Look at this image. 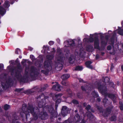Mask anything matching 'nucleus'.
Masks as SVG:
<instances>
[{"label": "nucleus", "instance_id": "obj_1", "mask_svg": "<svg viewBox=\"0 0 123 123\" xmlns=\"http://www.w3.org/2000/svg\"><path fill=\"white\" fill-rule=\"evenodd\" d=\"M39 112V110L37 107L33 108L32 105H30L27 109L25 105L24 104L23 105L20 115L22 117L25 115L27 117V115L30 113L35 117V119H37Z\"/></svg>", "mask_w": 123, "mask_h": 123}, {"label": "nucleus", "instance_id": "obj_2", "mask_svg": "<svg viewBox=\"0 0 123 123\" xmlns=\"http://www.w3.org/2000/svg\"><path fill=\"white\" fill-rule=\"evenodd\" d=\"M47 58L48 59V60L45 61L44 62V66L46 68H50V69H51V62L50 61V60L53 57L52 56H50L49 57V56H47ZM49 69H50V68H49Z\"/></svg>", "mask_w": 123, "mask_h": 123}, {"label": "nucleus", "instance_id": "obj_3", "mask_svg": "<svg viewBox=\"0 0 123 123\" xmlns=\"http://www.w3.org/2000/svg\"><path fill=\"white\" fill-rule=\"evenodd\" d=\"M68 112V110L67 109V107L66 106H63L61 111L62 115L63 117H64L66 115Z\"/></svg>", "mask_w": 123, "mask_h": 123}, {"label": "nucleus", "instance_id": "obj_4", "mask_svg": "<svg viewBox=\"0 0 123 123\" xmlns=\"http://www.w3.org/2000/svg\"><path fill=\"white\" fill-rule=\"evenodd\" d=\"M55 83H56V85L53 86L52 87L53 89L56 91H61L62 89V87L60 86L56 82H55Z\"/></svg>", "mask_w": 123, "mask_h": 123}, {"label": "nucleus", "instance_id": "obj_5", "mask_svg": "<svg viewBox=\"0 0 123 123\" xmlns=\"http://www.w3.org/2000/svg\"><path fill=\"white\" fill-rule=\"evenodd\" d=\"M65 44H67V46L65 45V46L69 47V46H72L74 44V41L73 40H69L66 41L64 42Z\"/></svg>", "mask_w": 123, "mask_h": 123}, {"label": "nucleus", "instance_id": "obj_6", "mask_svg": "<svg viewBox=\"0 0 123 123\" xmlns=\"http://www.w3.org/2000/svg\"><path fill=\"white\" fill-rule=\"evenodd\" d=\"M92 62L90 61H88L85 62V64L86 67L90 68L92 69V67L91 65Z\"/></svg>", "mask_w": 123, "mask_h": 123}, {"label": "nucleus", "instance_id": "obj_7", "mask_svg": "<svg viewBox=\"0 0 123 123\" xmlns=\"http://www.w3.org/2000/svg\"><path fill=\"white\" fill-rule=\"evenodd\" d=\"M94 46L95 48L97 49L99 48V41L98 38H97L94 41Z\"/></svg>", "mask_w": 123, "mask_h": 123}, {"label": "nucleus", "instance_id": "obj_8", "mask_svg": "<svg viewBox=\"0 0 123 123\" xmlns=\"http://www.w3.org/2000/svg\"><path fill=\"white\" fill-rule=\"evenodd\" d=\"M55 62L56 64L58 63V64L57 65V66L56 67V69H58V68H59V69L61 70L62 68V65L60 63L59 61L58 60L57 61H55Z\"/></svg>", "mask_w": 123, "mask_h": 123}, {"label": "nucleus", "instance_id": "obj_9", "mask_svg": "<svg viewBox=\"0 0 123 123\" xmlns=\"http://www.w3.org/2000/svg\"><path fill=\"white\" fill-rule=\"evenodd\" d=\"M70 77V75L69 74H66L63 75L61 76L62 78L64 80L68 79Z\"/></svg>", "mask_w": 123, "mask_h": 123}, {"label": "nucleus", "instance_id": "obj_10", "mask_svg": "<svg viewBox=\"0 0 123 123\" xmlns=\"http://www.w3.org/2000/svg\"><path fill=\"white\" fill-rule=\"evenodd\" d=\"M5 12V10L2 7H0V14H4Z\"/></svg>", "mask_w": 123, "mask_h": 123}, {"label": "nucleus", "instance_id": "obj_11", "mask_svg": "<svg viewBox=\"0 0 123 123\" xmlns=\"http://www.w3.org/2000/svg\"><path fill=\"white\" fill-rule=\"evenodd\" d=\"M108 96L112 99L113 100L116 99V97L113 94H110L108 95Z\"/></svg>", "mask_w": 123, "mask_h": 123}, {"label": "nucleus", "instance_id": "obj_12", "mask_svg": "<svg viewBox=\"0 0 123 123\" xmlns=\"http://www.w3.org/2000/svg\"><path fill=\"white\" fill-rule=\"evenodd\" d=\"M45 108H47L48 109L47 110L50 112H51L53 110V108L51 106L48 107V106H46L45 107Z\"/></svg>", "mask_w": 123, "mask_h": 123}, {"label": "nucleus", "instance_id": "obj_13", "mask_svg": "<svg viewBox=\"0 0 123 123\" xmlns=\"http://www.w3.org/2000/svg\"><path fill=\"white\" fill-rule=\"evenodd\" d=\"M82 69L83 68L82 67L78 66L75 67L74 69L75 70H80Z\"/></svg>", "mask_w": 123, "mask_h": 123}, {"label": "nucleus", "instance_id": "obj_14", "mask_svg": "<svg viewBox=\"0 0 123 123\" xmlns=\"http://www.w3.org/2000/svg\"><path fill=\"white\" fill-rule=\"evenodd\" d=\"M104 81L105 82H108L110 81L109 78L108 77H106L105 78L104 77Z\"/></svg>", "mask_w": 123, "mask_h": 123}, {"label": "nucleus", "instance_id": "obj_15", "mask_svg": "<svg viewBox=\"0 0 123 123\" xmlns=\"http://www.w3.org/2000/svg\"><path fill=\"white\" fill-rule=\"evenodd\" d=\"M10 106L7 105H4V108L5 110H7L10 108Z\"/></svg>", "mask_w": 123, "mask_h": 123}, {"label": "nucleus", "instance_id": "obj_16", "mask_svg": "<svg viewBox=\"0 0 123 123\" xmlns=\"http://www.w3.org/2000/svg\"><path fill=\"white\" fill-rule=\"evenodd\" d=\"M80 116L78 114H77L75 117V119L76 121H78L80 119Z\"/></svg>", "mask_w": 123, "mask_h": 123}, {"label": "nucleus", "instance_id": "obj_17", "mask_svg": "<svg viewBox=\"0 0 123 123\" xmlns=\"http://www.w3.org/2000/svg\"><path fill=\"white\" fill-rule=\"evenodd\" d=\"M4 6L6 7H8L9 6V4L8 2H5L4 4Z\"/></svg>", "mask_w": 123, "mask_h": 123}, {"label": "nucleus", "instance_id": "obj_18", "mask_svg": "<svg viewBox=\"0 0 123 123\" xmlns=\"http://www.w3.org/2000/svg\"><path fill=\"white\" fill-rule=\"evenodd\" d=\"M118 33L121 35H123V31L120 29H119Z\"/></svg>", "mask_w": 123, "mask_h": 123}, {"label": "nucleus", "instance_id": "obj_19", "mask_svg": "<svg viewBox=\"0 0 123 123\" xmlns=\"http://www.w3.org/2000/svg\"><path fill=\"white\" fill-rule=\"evenodd\" d=\"M62 95V94H56L55 95V97L56 98H58L60 97Z\"/></svg>", "mask_w": 123, "mask_h": 123}, {"label": "nucleus", "instance_id": "obj_20", "mask_svg": "<svg viewBox=\"0 0 123 123\" xmlns=\"http://www.w3.org/2000/svg\"><path fill=\"white\" fill-rule=\"evenodd\" d=\"M110 120L111 121H115L116 120V117L115 116H113L110 118Z\"/></svg>", "mask_w": 123, "mask_h": 123}, {"label": "nucleus", "instance_id": "obj_21", "mask_svg": "<svg viewBox=\"0 0 123 123\" xmlns=\"http://www.w3.org/2000/svg\"><path fill=\"white\" fill-rule=\"evenodd\" d=\"M101 43L102 44V45H105L107 43V42L106 41L105 42V41H102L101 40Z\"/></svg>", "mask_w": 123, "mask_h": 123}, {"label": "nucleus", "instance_id": "obj_22", "mask_svg": "<svg viewBox=\"0 0 123 123\" xmlns=\"http://www.w3.org/2000/svg\"><path fill=\"white\" fill-rule=\"evenodd\" d=\"M75 54L76 55H77V56H80V55H81V53H78V52L76 51H75Z\"/></svg>", "mask_w": 123, "mask_h": 123}, {"label": "nucleus", "instance_id": "obj_23", "mask_svg": "<svg viewBox=\"0 0 123 123\" xmlns=\"http://www.w3.org/2000/svg\"><path fill=\"white\" fill-rule=\"evenodd\" d=\"M72 103L75 104H77L78 103V101L77 100H74L72 101Z\"/></svg>", "mask_w": 123, "mask_h": 123}, {"label": "nucleus", "instance_id": "obj_24", "mask_svg": "<svg viewBox=\"0 0 123 123\" xmlns=\"http://www.w3.org/2000/svg\"><path fill=\"white\" fill-rule=\"evenodd\" d=\"M92 46H90L88 48H87L86 50L88 51H90L91 50V49H92Z\"/></svg>", "mask_w": 123, "mask_h": 123}, {"label": "nucleus", "instance_id": "obj_25", "mask_svg": "<svg viewBox=\"0 0 123 123\" xmlns=\"http://www.w3.org/2000/svg\"><path fill=\"white\" fill-rule=\"evenodd\" d=\"M30 58L31 59V60L32 61H33L34 60V57L33 55H30Z\"/></svg>", "mask_w": 123, "mask_h": 123}, {"label": "nucleus", "instance_id": "obj_26", "mask_svg": "<svg viewBox=\"0 0 123 123\" xmlns=\"http://www.w3.org/2000/svg\"><path fill=\"white\" fill-rule=\"evenodd\" d=\"M41 115H42V116L43 117L47 116L46 115V113L45 112L43 113V114H42V113H41Z\"/></svg>", "mask_w": 123, "mask_h": 123}, {"label": "nucleus", "instance_id": "obj_27", "mask_svg": "<svg viewBox=\"0 0 123 123\" xmlns=\"http://www.w3.org/2000/svg\"><path fill=\"white\" fill-rule=\"evenodd\" d=\"M49 43L50 45H51L54 44V42L53 41H50L49 42Z\"/></svg>", "mask_w": 123, "mask_h": 123}, {"label": "nucleus", "instance_id": "obj_28", "mask_svg": "<svg viewBox=\"0 0 123 123\" xmlns=\"http://www.w3.org/2000/svg\"><path fill=\"white\" fill-rule=\"evenodd\" d=\"M90 108H91L90 106V105H87V107H86V109L87 110H89L90 109Z\"/></svg>", "mask_w": 123, "mask_h": 123}, {"label": "nucleus", "instance_id": "obj_29", "mask_svg": "<svg viewBox=\"0 0 123 123\" xmlns=\"http://www.w3.org/2000/svg\"><path fill=\"white\" fill-rule=\"evenodd\" d=\"M42 102H40L39 103V104L38 105L39 107H43V105H41V104H42Z\"/></svg>", "mask_w": 123, "mask_h": 123}, {"label": "nucleus", "instance_id": "obj_30", "mask_svg": "<svg viewBox=\"0 0 123 123\" xmlns=\"http://www.w3.org/2000/svg\"><path fill=\"white\" fill-rule=\"evenodd\" d=\"M111 47L110 45L108 46L107 47V49L108 50H110L111 49Z\"/></svg>", "mask_w": 123, "mask_h": 123}, {"label": "nucleus", "instance_id": "obj_31", "mask_svg": "<svg viewBox=\"0 0 123 123\" xmlns=\"http://www.w3.org/2000/svg\"><path fill=\"white\" fill-rule=\"evenodd\" d=\"M74 58L73 59V58L71 59V58H70L69 59V60L70 61V62H71L72 61V62H73L74 60Z\"/></svg>", "mask_w": 123, "mask_h": 123}, {"label": "nucleus", "instance_id": "obj_32", "mask_svg": "<svg viewBox=\"0 0 123 123\" xmlns=\"http://www.w3.org/2000/svg\"><path fill=\"white\" fill-rule=\"evenodd\" d=\"M120 108L121 110H123V105H120Z\"/></svg>", "mask_w": 123, "mask_h": 123}, {"label": "nucleus", "instance_id": "obj_33", "mask_svg": "<svg viewBox=\"0 0 123 123\" xmlns=\"http://www.w3.org/2000/svg\"><path fill=\"white\" fill-rule=\"evenodd\" d=\"M81 89L83 91L86 90L85 89V87H84V86H82L81 87Z\"/></svg>", "mask_w": 123, "mask_h": 123}, {"label": "nucleus", "instance_id": "obj_34", "mask_svg": "<svg viewBox=\"0 0 123 123\" xmlns=\"http://www.w3.org/2000/svg\"><path fill=\"white\" fill-rule=\"evenodd\" d=\"M3 67V64H0V68H2Z\"/></svg>", "mask_w": 123, "mask_h": 123}, {"label": "nucleus", "instance_id": "obj_35", "mask_svg": "<svg viewBox=\"0 0 123 123\" xmlns=\"http://www.w3.org/2000/svg\"><path fill=\"white\" fill-rule=\"evenodd\" d=\"M114 68V66L112 64L111 65V70L113 68Z\"/></svg>", "mask_w": 123, "mask_h": 123}, {"label": "nucleus", "instance_id": "obj_36", "mask_svg": "<svg viewBox=\"0 0 123 123\" xmlns=\"http://www.w3.org/2000/svg\"><path fill=\"white\" fill-rule=\"evenodd\" d=\"M93 39L92 38H91L90 39V42H92L93 41Z\"/></svg>", "mask_w": 123, "mask_h": 123}, {"label": "nucleus", "instance_id": "obj_37", "mask_svg": "<svg viewBox=\"0 0 123 123\" xmlns=\"http://www.w3.org/2000/svg\"><path fill=\"white\" fill-rule=\"evenodd\" d=\"M97 100L98 102H99L100 101V99L99 98H98L97 99Z\"/></svg>", "mask_w": 123, "mask_h": 123}, {"label": "nucleus", "instance_id": "obj_38", "mask_svg": "<svg viewBox=\"0 0 123 123\" xmlns=\"http://www.w3.org/2000/svg\"><path fill=\"white\" fill-rule=\"evenodd\" d=\"M62 84L63 85H65V84H66V83L65 82V81H63L62 82Z\"/></svg>", "mask_w": 123, "mask_h": 123}, {"label": "nucleus", "instance_id": "obj_39", "mask_svg": "<svg viewBox=\"0 0 123 123\" xmlns=\"http://www.w3.org/2000/svg\"><path fill=\"white\" fill-rule=\"evenodd\" d=\"M69 123V122L68 121H65L64 123Z\"/></svg>", "mask_w": 123, "mask_h": 123}, {"label": "nucleus", "instance_id": "obj_40", "mask_svg": "<svg viewBox=\"0 0 123 123\" xmlns=\"http://www.w3.org/2000/svg\"><path fill=\"white\" fill-rule=\"evenodd\" d=\"M25 62V60H23L22 62V64H23Z\"/></svg>", "mask_w": 123, "mask_h": 123}, {"label": "nucleus", "instance_id": "obj_41", "mask_svg": "<svg viewBox=\"0 0 123 123\" xmlns=\"http://www.w3.org/2000/svg\"><path fill=\"white\" fill-rule=\"evenodd\" d=\"M41 97L42 98H41L42 99H43V98L44 97V96L43 95H42Z\"/></svg>", "mask_w": 123, "mask_h": 123}, {"label": "nucleus", "instance_id": "obj_42", "mask_svg": "<svg viewBox=\"0 0 123 123\" xmlns=\"http://www.w3.org/2000/svg\"><path fill=\"white\" fill-rule=\"evenodd\" d=\"M17 91H21V89H17Z\"/></svg>", "mask_w": 123, "mask_h": 123}, {"label": "nucleus", "instance_id": "obj_43", "mask_svg": "<svg viewBox=\"0 0 123 123\" xmlns=\"http://www.w3.org/2000/svg\"><path fill=\"white\" fill-rule=\"evenodd\" d=\"M121 68L122 70L123 71V66H121Z\"/></svg>", "mask_w": 123, "mask_h": 123}, {"label": "nucleus", "instance_id": "obj_44", "mask_svg": "<svg viewBox=\"0 0 123 123\" xmlns=\"http://www.w3.org/2000/svg\"><path fill=\"white\" fill-rule=\"evenodd\" d=\"M41 98V97H38L37 99H39V100H40V98Z\"/></svg>", "mask_w": 123, "mask_h": 123}, {"label": "nucleus", "instance_id": "obj_45", "mask_svg": "<svg viewBox=\"0 0 123 123\" xmlns=\"http://www.w3.org/2000/svg\"><path fill=\"white\" fill-rule=\"evenodd\" d=\"M83 105L84 106H86V103H84L83 104Z\"/></svg>", "mask_w": 123, "mask_h": 123}, {"label": "nucleus", "instance_id": "obj_46", "mask_svg": "<svg viewBox=\"0 0 123 123\" xmlns=\"http://www.w3.org/2000/svg\"><path fill=\"white\" fill-rule=\"evenodd\" d=\"M109 43H110V44H111L112 45H113V42L111 43V42H109Z\"/></svg>", "mask_w": 123, "mask_h": 123}, {"label": "nucleus", "instance_id": "obj_47", "mask_svg": "<svg viewBox=\"0 0 123 123\" xmlns=\"http://www.w3.org/2000/svg\"><path fill=\"white\" fill-rule=\"evenodd\" d=\"M113 83H112V82H111L110 83V85H113Z\"/></svg>", "mask_w": 123, "mask_h": 123}, {"label": "nucleus", "instance_id": "obj_48", "mask_svg": "<svg viewBox=\"0 0 123 123\" xmlns=\"http://www.w3.org/2000/svg\"><path fill=\"white\" fill-rule=\"evenodd\" d=\"M105 99H104L103 100V102H104V103H105Z\"/></svg>", "mask_w": 123, "mask_h": 123}, {"label": "nucleus", "instance_id": "obj_49", "mask_svg": "<svg viewBox=\"0 0 123 123\" xmlns=\"http://www.w3.org/2000/svg\"><path fill=\"white\" fill-rule=\"evenodd\" d=\"M99 90H100V91H101V89H100V87H99L98 88Z\"/></svg>", "mask_w": 123, "mask_h": 123}, {"label": "nucleus", "instance_id": "obj_50", "mask_svg": "<svg viewBox=\"0 0 123 123\" xmlns=\"http://www.w3.org/2000/svg\"><path fill=\"white\" fill-rule=\"evenodd\" d=\"M79 81L80 82H81L82 81V80H79Z\"/></svg>", "mask_w": 123, "mask_h": 123}, {"label": "nucleus", "instance_id": "obj_51", "mask_svg": "<svg viewBox=\"0 0 123 123\" xmlns=\"http://www.w3.org/2000/svg\"><path fill=\"white\" fill-rule=\"evenodd\" d=\"M45 48H46V47H45V46H43V48L44 49Z\"/></svg>", "mask_w": 123, "mask_h": 123}, {"label": "nucleus", "instance_id": "obj_52", "mask_svg": "<svg viewBox=\"0 0 123 123\" xmlns=\"http://www.w3.org/2000/svg\"><path fill=\"white\" fill-rule=\"evenodd\" d=\"M121 24L122 25L123 24V21H122L121 22Z\"/></svg>", "mask_w": 123, "mask_h": 123}, {"label": "nucleus", "instance_id": "obj_53", "mask_svg": "<svg viewBox=\"0 0 123 123\" xmlns=\"http://www.w3.org/2000/svg\"><path fill=\"white\" fill-rule=\"evenodd\" d=\"M58 101L59 102H60V99H58Z\"/></svg>", "mask_w": 123, "mask_h": 123}, {"label": "nucleus", "instance_id": "obj_54", "mask_svg": "<svg viewBox=\"0 0 123 123\" xmlns=\"http://www.w3.org/2000/svg\"><path fill=\"white\" fill-rule=\"evenodd\" d=\"M75 112H77V110H76L75 111Z\"/></svg>", "mask_w": 123, "mask_h": 123}, {"label": "nucleus", "instance_id": "obj_55", "mask_svg": "<svg viewBox=\"0 0 123 123\" xmlns=\"http://www.w3.org/2000/svg\"><path fill=\"white\" fill-rule=\"evenodd\" d=\"M1 108L0 107V111L1 110Z\"/></svg>", "mask_w": 123, "mask_h": 123}, {"label": "nucleus", "instance_id": "obj_56", "mask_svg": "<svg viewBox=\"0 0 123 123\" xmlns=\"http://www.w3.org/2000/svg\"><path fill=\"white\" fill-rule=\"evenodd\" d=\"M46 85V86H47H47H48V85H47H47Z\"/></svg>", "mask_w": 123, "mask_h": 123}, {"label": "nucleus", "instance_id": "obj_57", "mask_svg": "<svg viewBox=\"0 0 123 123\" xmlns=\"http://www.w3.org/2000/svg\"><path fill=\"white\" fill-rule=\"evenodd\" d=\"M54 83V82H53L52 83V84H53Z\"/></svg>", "mask_w": 123, "mask_h": 123}, {"label": "nucleus", "instance_id": "obj_58", "mask_svg": "<svg viewBox=\"0 0 123 123\" xmlns=\"http://www.w3.org/2000/svg\"><path fill=\"white\" fill-rule=\"evenodd\" d=\"M19 58H21V57H20V56H19Z\"/></svg>", "mask_w": 123, "mask_h": 123}, {"label": "nucleus", "instance_id": "obj_59", "mask_svg": "<svg viewBox=\"0 0 123 123\" xmlns=\"http://www.w3.org/2000/svg\"><path fill=\"white\" fill-rule=\"evenodd\" d=\"M56 103H57V101H56Z\"/></svg>", "mask_w": 123, "mask_h": 123}, {"label": "nucleus", "instance_id": "obj_60", "mask_svg": "<svg viewBox=\"0 0 123 123\" xmlns=\"http://www.w3.org/2000/svg\"><path fill=\"white\" fill-rule=\"evenodd\" d=\"M59 119H60V118H59Z\"/></svg>", "mask_w": 123, "mask_h": 123}, {"label": "nucleus", "instance_id": "obj_61", "mask_svg": "<svg viewBox=\"0 0 123 123\" xmlns=\"http://www.w3.org/2000/svg\"><path fill=\"white\" fill-rule=\"evenodd\" d=\"M1 4H0V5Z\"/></svg>", "mask_w": 123, "mask_h": 123}]
</instances>
